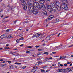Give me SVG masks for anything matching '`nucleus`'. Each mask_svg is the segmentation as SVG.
<instances>
[{
    "label": "nucleus",
    "mask_w": 73,
    "mask_h": 73,
    "mask_svg": "<svg viewBox=\"0 0 73 73\" xmlns=\"http://www.w3.org/2000/svg\"><path fill=\"white\" fill-rule=\"evenodd\" d=\"M68 3L67 0H62L61 5L62 8L64 10L66 11L68 9V6L65 3Z\"/></svg>",
    "instance_id": "obj_1"
},
{
    "label": "nucleus",
    "mask_w": 73,
    "mask_h": 73,
    "mask_svg": "<svg viewBox=\"0 0 73 73\" xmlns=\"http://www.w3.org/2000/svg\"><path fill=\"white\" fill-rule=\"evenodd\" d=\"M32 4L29 2H27V6L28 9L29 8V11H33L34 9H35V6H32Z\"/></svg>",
    "instance_id": "obj_2"
},
{
    "label": "nucleus",
    "mask_w": 73,
    "mask_h": 73,
    "mask_svg": "<svg viewBox=\"0 0 73 73\" xmlns=\"http://www.w3.org/2000/svg\"><path fill=\"white\" fill-rule=\"evenodd\" d=\"M37 13H38V11L35 9L32 11H27V13L28 14V15H32L33 13L34 14V15H36L37 14Z\"/></svg>",
    "instance_id": "obj_3"
},
{
    "label": "nucleus",
    "mask_w": 73,
    "mask_h": 73,
    "mask_svg": "<svg viewBox=\"0 0 73 73\" xmlns=\"http://www.w3.org/2000/svg\"><path fill=\"white\" fill-rule=\"evenodd\" d=\"M33 5L36 9L38 10H40L41 9L40 5V4L38 3L35 2L34 3Z\"/></svg>",
    "instance_id": "obj_4"
},
{
    "label": "nucleus",
    "mask_w": 73,
    "mask_h": 73,
    "mask_svg": "<svg viewBox=\"0 0 73 73\" xmlns=\"http://www.w3.org/2000/svg\"><path fill=\"white\" fill-rule=\"evenodd\" d=\"M42 9L43 11H45L46 10V7H45V5L44 4H43L41 5V9Z\"/></svg>",
    "instance_id": "obj_5"
},
{
    "label": "nucleus",
    "mask_w": 73,
    "mask_h": 73,
    "mask_svg": "<svg viewBox=\"0 0 73 73\" xmlns=\"http://www.w3.org/2000/svg\"><path fill=\"white\" fill-rule=\"evenodd\" d=\"M64 71L65 72H70V71H72V70H71L70 68H67L66 69H64Z\"/></svg>",
    "instance_id": "obj_6"
},
{
    "label": "nucleus",
    "mask_w": 73,
    "mask_h": 73,
    "mask_svg": "<svg viewBox=\"0 0 73 73\" xmlns=\"http://www.w3.org/2000/svg\"><path fill=\"white\" fill-rule=\"evenodd\" d=\"M35 1H38L39 3L40 4H44V0H35Z\"/></svg>",
    "instance_id": "obj_7"
},
{
    "label": "nucleus",
    "mask_w": 73,
    "mask_h": 73,
    "mask_svg": "<svg viewBox=\"0 0 73 73\" xmlns=\"http://www.w3.org/2000/svg\"><path fill=\"white\" fill-rule=\"evenodd\" d=\"M21 1V4L22 5H25V4H26L27 3L26 0H20Z\"/></svg>",
    "instance_id": "obj_8"
},
{
    "label": "nucleus",
    "mask_w": 73,
    "mask_h": 73,
    "mask_svg": "<svg viewBox=\"0 0 73 73\" xmlns=\"http://www.w3.org/2000/svg\"><path fill=\"white\" fill-rule=\"evenodd\" d=\"M41 35L40 34H38V33H37L36 34H34L33 35V37H39L40 36H41Z\"/></svg>",
    "instance_id": "obj_9"
},
{
    "label": "nucleus",
    "mask_w": 73,
    "mask_h": 73,
    "mask_svg": "<svg viewBox=\"0 0 73 73\" xmlns=\"http://www.w3.org/2000/svg\"><path fill=\"white\" fill-rule=\"evenodd\" d=\"M55 4L56 5H60V2H59L57 0H56L54 1Z\"/></svg>",
    "instance_id": "obj_10"
},
{
    "label": "nucleus",
    "mask_w": 73,
    "mask_h": 73,
    "mask_svg": "<svg viewBox=\"0 0 73 73\" xmlns=\"http://www.w3.org/2000/svg\"><path fill=\"white\" fill-rule=\"evenodd\" d=\"M27 3L26 4V3H25V5H22V6H23V8L25 10H26V9H27V7H28L27 6Z\"/></svg>",
    "instance_id": "obj_11"
},
{
    "label": "nucleus",
    "mask_w": 73,
    "mask_h": 73,
    "mask_svg": "<svg viewBox=\"0 0 73 73\" xmlns=\"http://www.w3.org/2000/svg\"><path fill=\"white\" fill-rule=\"evenodd\" d=\"M56 8L58 11H61V7L60 6L56 5Z\"/></svg>",
    "instance_id": "obj_12"
},
{
    "label": "nucleus",
    "mask_w": 73,
    "mask_h": 73,
    "mask_svg": "<svg viewBox=\"0 0 73 73\" xmlns=\"http://www.w3.org/2000/svg\"><path fill=\"white\" fill-rule=\"evenodd\" d=\"M56 6H54V7L52 8V11L54 12H56L57 10V9L56 8Z\"/></svg>",
    "instance_id": "obj_13"
},
{
    "label": "nucleus",
    "mask_w": 73,
    "mask_h": 73,
    "mask_svg": "<svg viewBox=\"0 0 73 73\" xmlns=\"http://www.w3.org/2000/svg\"><path fill=\"white\" fill-rule=\"evenodd\" d=\"M50 5L51 8H53V7H54L56 6H55V4H54L53 3H51L50 4Z\"/></svg>",
    "instance_id": "obj_14"
},
{
    "label": "nucleus",
    "mask_w": 73,
    "mask_h": 73,
    "mask_svg": "<svg viewBox=\"0 0 73 73\" xmlns=\"http://www.w3.org/2000/svg\"><path fill=\"white\" fill-rule=\"evenodd\" d=\"M12 31V29H8L6 30V32H9V33H11Z\"/></svg>",
    "instance_id": "obj_15"
},
{
    "label": "nucleus",
    "mask_w": 73,
    "mask_h": 73,
    "mask_svg": "<svg viewBox=\"0 0 73 73\" xmlns=\"http://www.w3.org/2000/svg\"><path fill=\"white\" fill-rule=\"evenodd\" d=\"M58 71L60 72H65V71H64V69H58Z\"/></svg>",
    "instance_id": "obj_16"
},
{
    "label": "nucleus",
    "mask_w": 73,
    "mask_h": 73,
    "mask_svg": "<svg viewBox=\"0 0 73 73\" xmlns=\"http://www.w3.org/2000/svg\"><path fill=\"white\" fill-rule=\"evenodd\" d=\"M0 38H1V39H3V38H5V35L3 34L1 35L0 37Z\"/></svg>",
    "instance_id": "obj_17"
},
{
    "label": "nucleus",
    "mask_w": 73,
    "mask_h": 73,
    "mask_svg": "<svg viewBox=\"0 0 73 73\" xmlns=\"http://www.w3.org/2000/svg\"><path fill=\"white\" fill-rule=\"evenodd\" d=\"M24 39V38L23 37H21V38H20L19 40V39H17L16 41V42L17 43H19V42L17 41H19V40H23V39Z\"/></svg>",
    "instance_id": "obj_18"
},
{
    "label": "nucleus",
    "mask_w": 73,
    "mask_h": 73,
    "mask_svg": "<svg viewBox=\"0 0 73 73\" xmlns=\"http://www.w3.org/2000/svg\"><path fill=\"white\" fill-rule=\"evenodd\" d=\"M48 10L49 12H50V13H52V8L51 7V8H50L49 9H48Z\"/></svg>",
    "instance_id": "obj_19"
},
{
    "label": "nucleus",
    "mask_w": 73,
    "mask_h": 73,
    "mask_svg": "<svg viewBox=\"0 0 73 73\" xmlns=\"http://www.w3.org/2000/svg\"><path fill=\"white\" fill-rule=\"evenodd\" d=\"M9 68L10 69H13V65H11L9 66Z\"/></svg>",
    "instance_id": "obj_20"
},
{
    "label": "nucleus",
    "mask_w": 73,
    "mask_h": 73,
    "mask_svg": "<svg viewBox=\"0 0 73 73\" xmlns=\"http://www.w3.org/2000/svg\"><path fill=\"white\" fill-rule=\"evenodd\" d=\"M46 7L48 9H49V8H52L50 5H47L46 6Z\"/></svg>",
    "instance_id": "obj_21"
},
{
    "label": "nucleus",
    "mask_w": 73,
    "mask_h": 73,
    "mask_svg": "<svg viewBox=\"0 0 73 73\" xmlns=\"http://www.w3.org/2000/svg\"><path fill=\"white\" fill-rule=\"evenodd\" d=\"M42 13L44 14L45 15H47V12H46L45 10L44 11H43Z\"/></svg>",
    "instance_id": "obj_22"
},
{
    "label": "nucleus",
    "mask_w": 73,
    "mask_h": 73,
    "mask_svg": "<svg viewBox=\"0 0 73 73\" xmlns=\"http://www.w3.org/2000/svg\"><path fill=\"white\" fill-rule=\"evenodd\" d=\"M46 40H50V36H47L46 38Z\"/></svg>",
    "instance_id": "obj_23"
},
{
    "label": "nucleus",
    "mask_w": 73,
    "mask_h": 73,
    "mask_svg": "<svg viewBox=\"0 0 73 73\" xmlns=\"http://www.w3.org/2000/svg\"><path fill=\"white\" fill-rule=\"evenodd\" d=\"M54 17V16H51L50 17H49V19H50V20H52V19H53V18Z\"/></svg>",
    "instance_id": "obj_24"
},
{
    "label": "nucleus",
    "mask_w": 73,
    "mask_h": 73,
    "mask_svg": "<svg viewBox=\"0 0 73 73\" xmlns=\"http://www.w3.org/2000/svg\"><path fill=\"white\" fill-rule=\"evenodd\" d=\"M46 58L47 60H48V58L50 60H52L53 58L52 57H50V58Z\"/></svg>",
    "instance_id": "obj_25"
},
{
    "label": "nucleus",
    "mask_w": 73,
    "mask_h": 73,
    "mask_svg": "<svg viewBox=\"0 0 73 73\" xmlns=\"http://www.w3.org/2000/svg\"><path fill=\"white\" fill-rule=\"evenodd\" d=\"M13 55V56H16V52H13L12 53Z\"/></svg>",
    "instance_id": "obj_26"
},
{
    "label": "nucleus",
    "mask_w": 73,
    "mask_h": 73,
    "mask_svg": "<svg viewBox=\"0 0 73 73\" xmlns=\"http://www.w3.org/2000/svg\"><path fill=\"white\" fill-rule=\"evenodd\" d=\"M44 54H46V55H48L49 54V52H45L44 53Z\"/></svg>",
    "instance_id": "obj_27"
},
{
    "label": "nucleus",
    "mask_w": 73,
    "mask_h": 73,
    "mask_svg": "<svg viewBox=\"0 0 73 73\" xmlns=\"http://www.w3.org/2000/svg\"><path fill=\"white\" fill-rule=\"evenodd\" d=\"M64 57H65V56H61L60 57V58H62V59H64Z\"/></svg>",
    "instance_id": "obj_28"
},
{
    "label": "nucleus",
    "mask_w": 73,
    "mask_h": 73,
    "mask_svg": "<svg viewBox=\"0 0 73 73\" xmlns=\"http://www.w3.org/2000/svg\"><path fill=\"white\" fill-rule=\"evenodd\" d=\"M15 64H16L17 65H20V64H21V63H17L16 62L15 63Z\"/></svg>",
    "instance_id": "obj_29"
},
{
    "label": "nucleus",
    "mask_w": 73,
    "mask_h": 73,
    "mask_svg": "<svg viewBox=\"0 0 73 73\" xmlns=\"http://www.w3.org/2000/svg\"><path fill=\"white\" fill-rule=\"evenodd\" d=\"M1 65H2V66H5L7 65V64H2Z\"/></svg>",
    "instance_id": "obj_30"
},
{
    "label": "nucleus",
    "mask_w": 73,
    "mask_h": 73,
    "mask_svg": "<svg viewBox=\"0 0 73 73\" xmlns=\"http://www.w3.org/2000/svg\"><path fill=\"white\" fill-rule=\"evenodd\" d=\"M41 72H45V70L43 69H42L41 70Z\"/></svg>",
    "instance_id": "obj_31"
},
{
    "label": "nucleus",
    "mask_w": 73,
    "mask_h": 73,
    "mask_svg": "<svg viewBox=\"0 0 73 73\" xmlns=\"http://www.w3.org/2000/svg\"><path fill=\"white\" fill-rule=\"evenodd\" d=\"M8 37L12 38H13V36H11V35H10L8 36Z\"/></svg>",
    "instance_id": "obj_32"
},
{
    "label": "nucleus",
    "mask_w": 73,
    "mask_h": 73,
    "mask_svg": "<svg viewBox=\"0 0 73 73\" xmlns=\"http://www.w3.org/2000/svg\"><path fill=\"white\" fill-rule=\"evenodd\" d=\"M26 53H31V52L29 51H26Z\"/></svg>",
    "instance_id": "obj_33"
},
{
    "label": "nucleus",
    "mask_w": 73,
    "mask_h": 73,
    "mask_svg": "<svg viewBox=\"0 0 73 73\" xmlns=\"http://www.w3.org/2000/svg\"><path fill=\"white\" fill-rule=\"evenodd\" d=\"M7 8H9V9H11V7L9 6V5H8L7 6Z\"/></svg>",
    "instance_id": "obj_34"
},
{
    "label": "nucleus",
    "mask_w": 73,
    "mask_h": 73,
    "mask_svg": "<svg viewBox=\"0 0 73 73\" xmlns=\"http://www.w3.org/2000/svg\"><path fill=\"white\" fill-rule=\"evenodd\" d=\"M37 67L35 66V67H33V68L34 69H37Z\"/></svg>",
    "instance_id": "obj_35"
},
{
    "label": "nucleus",
    "mask_w": 73,
    "mask_h": 73,
    "mask_svg": "<svg viewBox=\"0 0 73 73\" xmlns=\"http://www.w3.org/2000/svg\"><path fill=\"white\" fill-rule=\"evenodd\" d=\"M62 59V58H58L57 60V61H59V60H60Z\"/></svg>",
    "instance_id": "obj_36"
},
{
    "label": "nucleus",
    "mask_w": 73,
    "mask_h": 73,
    "mask_svg": "<svg viewBox=\"0 0 73 73\" xmlns=\"http://www.w3.org/2000/svg\"><path fill=\"white\" fill-rule=\"evenodd\" d=\"M50 20V19H49V18H47L46 19V21H48L49 20Z\"/></svg>",
    "instance_id": "obj_37"
},
{
    "label": "nucleus",
    "mask_w": 73,
    "mask_h": 73,
    "mask_svg": "<svg viewBox=\"0 0 73 73\" xmlns=\"http://www.w3.org/2000/svg\"><path fill=\"white\" fill-rule=\"evenodd\" d=\"M26 68V66H23V67L22 68L23 69H25V68Z\"/></svg>",
    "instance_id": "obj_38"
},
{
    "label": "nucleus",
    "mask_w": 73,
    "mask_h": 73,
    "mask_svg": "<svg viewBox=\"0 0 73 73\" xmlns=\"http://www.w3.org/2000/svg\"><path fill=\"white\" fill-rule=\"evenodd\" d=\"M38 51H42L43 50L42 49H38Z\"/></svg>",
    "instance_id": "obj_39"
},
{
    "label": "nucleus",
    "mask_w": 73,
    "mask_h": 73,
    "mask_svg": "<svg viewBox=\"0 0 73 73\" xmlns=\"http://www.w3.org/2000/svg\"><path fill=\"white\" fill-rule=\"evenodd\" d=\"M3 11V9H0V12L1 13Z\"/></svg>",
    "instance_id": "obj_40"
},
{
    "label": "nucleus",
    "mask_w": 73,
    "mask_h": 73,
    "mask_svg": "<svg viewBox=\"0 0 73 73\" xmlns=\"http://www.w3.org/2000/svg\"><path fill=\"white\" fill-rule=\"evenodd\" d=\"M58 66H63L64 65L63 64H60V65H58Z\"/></svg>",
    "instance_id": "obj_41"
},
{
    "label": "nucleus",
    "mask_w": 73,
    "mask_h": 73,
    "mask_svg": "<svg viewBox=\"0 0 73 73\" xmlns=\"http://www.w3.org/2000/svg\"><path fill=\"white\" fill-rule=\"evenodd\" d=\"M41 54H40V53H39V52L37 53V56H38L39 55H41Z\"/></svg>",
    "instance_id": "obj_42"
},
{
    "label": "nucleus",
    "mask_w": 73,
    "mask_h": 73,
    "mask_svg": "<svg viewBox=\"0 0 73 73\" xmlns=\"http://www.w3.org/2000/svg\"><path fill=\"white\" fill-rule=\"evenodd\" d=\"M4 49H9V48L7 47H5L4 48Z\"/></svg>",
    "instance_id": "obj_43"
},
{
    "label": "nucleus",
    "mask_w": 73,
    "mask_h": 73,
    "mask_svg": "<svg viewBox=\"0 0 73 73\" xmlns=\"http://www.w3.org/2000/svg\"><path fill=\"white\" fill-rule=\"evenodd\" d=\"M7 62H8V63H9V64H11V61H7Z\"/></svg>",
    "instance_id": "obj_44"
},
{
    "label": "nucleus",
    "mask_w": 73,
    "mask_h": 73,
    "mask_svg": "<svg viewBox=\"0 0 73 73\" xmlns=\"http://www.w3.org/2000/svg\"><path fill=\"white\" fill-rule=\"evenodd\" d=\"M44 0V3L45 1L47 2V1H49V0Z\"/></svg>",
    "instance_id": "obj_45"
},
{
    "label": "nucleus",
    "mask_w": 73,
    "mask_h": 73,
    "mask_svg": "<svg viewBox=\"0 0 73 73\" xmlns=\"http://www.w3.org/2000/svg\"><path fill=\"white\" fill-rule=\"evenodd\" d=\"M72 62H68L67 63V64H70Z\"/></svg>",
    "instance_id": "obj_46"
},
{
    "label": "nucleus",
    "mask_w": 73,
    "mask_h": 73,
    "mask_svg": "<svg viewBox=\"0 0 73 73\" xmlns=\"http://www.w3.org/2000/svg\"><path fill=\"white\" fill-rule=\"evenodd\" d=\"M55 66V65H54V63L53 64H52V65L51 66V67H53V66Z\"/></svg>",
    "instance_id": "obj_47"
},
{
    "label": "nucleus",
    "mask_w": 73,
    "mask_h": 73,
    "mask_svg": "<svg viewBox=\"0 0 73 73\" xmlns=\"http://www.w3.org/2000/svg\"><path fill=\"white\" fill-rule=\"evenodd\" d=\"M20 36H21V37H22L23 36V34H21L20 35Z\"/></svg>",
    "instance_id": "obj_48"
},
{
    "label": "nucleus",
    "mask_w": 73,
    "mask_h": 73,
    "mask_svg": "<svg viewBox=\"0 0 73 73\" xmlns=\"http://www.w3.org/2000/svg\"><path fill=\"white\" fill-rule=\"evenodd\" d=\"M33 47L32 46H28L27 47V48H33Z\"/></svg>",
    "instance_id": "obj_49"
},
{
    "label": "nucleus",
    "mask_w": 73,
    "mask_h": 73,
    "mask_svg": "<svg viewBox=\"0 0 73 73\" xmlns=\"http://www.w3.org/2000/svg\"><path fill=\"white\" fill-rule=\"evenodd\" d=\"M60 34H61V33H59V34L58 35V37H60Z\"/></svg>",
    "instance_id": "obj_50"
},
{
    "label": "nucleus",
    "mask_w": 73,
    "mask_h": 73,
    "mask_svg": "<svg viewBox=\"0 0 73 73\" xmlns=\"http://www.w3.org/2000/svg\"><path fill=\"white\" fill-rule=\"evenodd\" d=\"M67 64L65 63L64 64V66H67Z\"/></svg>",
    "instance_id": "obj_51"
},
{
    "label": "nucleus",
    "mask_w": 73,
    "mask_h": 73,
    "mask_svg": "<svg viewBox=\"0 0 73 73\" xmlns=\"http://www.w3.org/2000/svg\"><path fill=\"white\" fill-rule=\"evenodd\" d=\"M39 46H35V47H36V48H38V47H39Z\"/></svg>",
    "instance_id": "obj_52"
},
{
    "label": "nucleus",
    "mask_w": 73,
    "mask_h": 73,
    "mask_svg": "<svg viewBox=\"0 0 73 73\" xmlns=\"http://www.w3.org/2000/svg\"><path fill=\"white\" fill-rule=\"evenodd\" d=\"M72 46H73V45H71L69 46L68 47H69V48L70 47H72Z\"/></svg>",
    "instance_id": "obj_53"
},
{
    "label": "nucleus",
    "mask_w": 73,
    "mask_h": 73,
    "mask_svg": "<svg viewBox=\"0 0 73 73\" xmlns=\"http://www.w3.org/2000/svg\"><path fill=\"white\" fill-rule=\"evenodd\" d=\"M52 53L54 54H56V52H53Z\"/></svg>",
    "instance_id": "obj_54"
},
{
    "label": "nucleus",
    "mask_w": 73,
    "mask_h": 73,
    "mask_svg": "<svg viewBox=\"0 0 73 73\" xmlns=\"http://www.w3.org/2000/svg\"><path fill=\"white\" fill-rule=\"evenodd\" d=\"M16 21H14L13 22V23H14V24H15V23H16Z\"/></svg>",
    "instance_id": "obj_55"
},
{
    "label": "nucleus",
    "mask_w": 73,
    "mask_h": 73,
    "mask_svg": "<svg viewBox=\"0 0 73 73\" xmlns=\"http://www.w3.org/2000/svg\"><path fill=\"white\" fill-rule=\"evenodd\" d=\"M24 45L23 44H22V45H21L19 46H23V45Z\"/></svg>",
    "instance_id": "obj_56"
},
{
    "label": "nucleus",
    "mask_w": 73,
    "mask_h": 73,
    "mask_svg": "<svg viewBox=\"0 0 73 73\" xmlns=\"http://www.w3.org/2000/svg\"><path fill=\"white\" fill-rule=\"evenodd\" d=\"M38 63L40 64H41V63H42V62H41L40 61H39Z\"/></svg>",
    "instance_id": "obj_57"
},
{
    "label": "nucleus",
    "mask_w": 73,
    "mask_h": 73,
    "mask_svg": "<svg viewBox=\"0 0 73 73\" xmlns=\"http://www.w3.org/2000/svg\"><path fill=\"white\" fill-rule=\"evenodd\" d=\"M34 72H37L38 71H37V70H35V71H34Z\"/></svg>",
    "instance_id": "obj_58"
},
{
    "label": "nucleus",
    "mask_w": 73,
    "mask_h": 73,
    "mask_svg": "<svg viewBox=\"0 0 73 73\" xmlns=\"http://www.w3.org/2000/svg\"><path fill=\"white\" fill-rule=\"evenodd\" d=\"M72 64L71 63L70 65V66H72Z\"/></svg>",
    "instance_id": "obj_59"
},
{
    "label": "nucleus",
    "mask_w": 73,
    "mask_h": 73,
    "mask_svg": "<svg viewBox=\"0 0 73 73\" xmlns=\"http://www.w3.org/2000/svg\"><path fill=\"white\" fill-rule=\"evenodd\" d=\"M0 61H3V59H0Z\"/></svg>",
    "instance_id": "obj_60"
},
{
    "label": "nucleus",
    "mask_w": 73,
    "mask_h": 73,
    "mask_svg": "<svg viewBox=\"0 0 73 73\" xmlns=\"http://www.w3.org/2000/svg\"><path fill=\"white\" fill-rule=\"evenodd\" d=\"M40 58H37V60H40Z\"/></svg>",
    "instance_id": "obj_61"
},
{
    "label": "nucleus",
    "mask_w": 73,
    "mask_h": 73,
    "mask_svg": "<svg viewBox=\"0 0 73 73\" xmlns=\"http://www.w3.org/2000/svg\"><path fill=\"white\" fill-rule=\"evenodd\" d=\"M8 21H9V20H7L6 21H5V22H8Z\"/></svg>",
    "instance_id": "obj_62"
},
{
    "label": "nucleus",
    "mask_w": 73,
    "mask_h": 73,
    "mask_svg": "<svg viewBox=\"0 0 73 73\" xmlns=\"http://www.w3.org/2000/svg\"><path fill=\"white\" fill-rule=\"evenodd\" d=\"M39 53H40V54H41V53H42V52H39Z\"/></svg>",
    "instance_id": "obj_63"
},
{
    "label": "nucleus",
    "mask_w": 73,
    "mask_h": 73,
    "mask_svg": "<svg viewBox=\"0 0 73 73\" xmlns=\"http://www.w3.org/2000/svg\"><path fill=\"white\" fill-rule=\"evenodd\" d=\"M71 69H73V67H72L70 68Z\"/></svg>",
    "instance_id": "obj_64"
}]
</instances>
